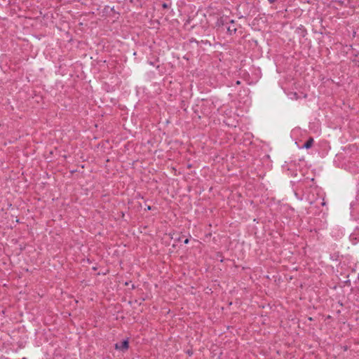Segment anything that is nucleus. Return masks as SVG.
Returning a JSON list of instances; mask_svg holds the SVG:
<instances>
[{
  "instance_id": "nucleus-1",
  "label": "nucleus",
  "mask_w": 359,
  "mask_h": 359,
  "mask_svg": "<svg viewBox=\"0 0 359 359\" xmlns=\"http://www.w3.org/2000/svg\"><path fill=\"white\" fill-rule=\"evenodd\" d=\"M129 347V341L128 339H123L120 343H116L115 344V348L116 350H120L121 351H126L128 349Z\"/></svg>"
},
{
  "instance_id": "nucleus-2",
  "label": "nucleus",
  "mask_w": 359,
  "mask_h": 359,
  "mask_svg": "<svg viewBox=\"0 0 359 359\" xmlns=\"http://www.w3.org/2000/svg\"><path fill=\"white\" fill-rule=\"evenodd\" d=\"M314 142V140L313 137H309L306 142L304 144L302 148L309 149L312 147Z\"/></svg>"
},
{
  "instance_id": "nucleus-3",
  "label": "nucleus",
  "mask_w": 359,
  "mask_h": 359,
  "mask_svg": "<svg viewBox=\"0 0 359 359\" xmlns=\"http://www.w3.org/2000/svg\"><path fill=\"white\" fill-rule=\"evenodd\" d=\"M237 31V29L235 27V26L233 25H229V27H227V32L229 35H232L233 34H235Z\"/></svg>"
},
{
  "instance_id": "nucleus-4",
  "label": "nucleus",
  "mask_w": 359,
  "mask_h": 359,
  "mask_svg": "<svg viewBox=\"0 0 359 359\" xmlns=\"http://www.w3.org/2000/svg\"><path fill=\"white\" fill-rule=\"evenodd\" d=\"M217 25H219V26L224 25L223 20L222 18L218 20L217 22Z\"/></svg>"
},
{
  "instance_id": "nucleus-5",
  "label": "nucleus",
  "mask_w": 359,
  "mask_h": 359,
  "mask_svg": "<svg viewBox=\"0 0 359 359\" xmlns=\"http://www.w3.org/2000/svg\"><path fill=\"white\" fill-rule=\"evenodd\" d=\"M189 242V239L188 238H187L185 240H184L183 243L184 244H188Z\"/></svg>"
},
{
  "instance_id": "nucleus-6",
  "label": "nucleus",
  "mask_w": 359,
  "mask_h": 359,
  "mask_svg": "<svg viewBox=\"0 0 359 359\" xmlns=\"http://www.w3.org/2000/svg\"><path fill=\"white\" fill-rule=\"evenodd\" d=\"M187 354H188V355H191L193 354V352H192V351H191V350H188V351H187Z\"/></svg>"
},
{
  "instance_id": "nucleus-7",
  "label": "nucleus",
  "mask_w": 359,
  "mask_h": 359,
  "mask_svg": "<svg viewBox=\"0 0 359 359\" xmlns=\"http://www.w3.org/2000/svg\"><path fill=\"white\" fill-rule=\"evenodd\" d=\"M162 6H163V8H168V5H167V4H166V3H163V4H162Z\"/></svg>"
},
{
  "instance_id": "nucleus-8",
  "label": "nucleus",
  "mask_w": 359,
  "mask_h": 359,
  "mask_svg": "<svg viewBox=\"0 0 359 359\" xmlns=\"http://www.w3.org/2000/svg\"><path fill=\"white\" fill-rule=\"evenodd\" d=\"M271 4H273L276 1V0H268Z\"/></svg>"
},
{
  "instance_id": "nucleus-9",
  "label": "nucleus",
  "mask_w": 359,
  "mask_h": 359,
  "mask_svg": "<svg viewBox=\"0 0 359 359\" xmlns=\"http://www.w3.org/2000/svg\"><path fill=\"white\" fill-rule=\"evenodd\" d=\"M151 209V207L148 205L147 208V210H150Z\"/></svg>"
},
{
  "instance_id": "nucleus-10",
  "label": "nucleus",
  "mask_w": 359,
  "mask_h": 359,
  "mask_svg": "<svg viewBox=\"0 0 359 359\" xmlns=\"http://www.w3.org/2000/svg\"><path fill=\"white\" fill-rule=\"evenodd\" d=\"M240 83H241V81H236V84H237V85H239Z\"/></svg>"
},
{
  "instance_id": "nucleus-11",
  "label": "nucleus",
  "mask_w": 359,
  "mask_h": 359,
  "mask_svg": "<svg viewBox=\"0 0 359 359\" xmlns=\"http://www.w3.org/2000/svg\"><path fill=\"white\" fill-rule=\"evenodd\" d=\"M322 205H325V201H323L322 203H321Z\"/></svg>"
},
{
  "instance_id": "nucleus-12",
  "label": "nucleus",
  "mask_w": 359,
  "mask_h": 359,
  "mask_svg": "<svg viewBox=\"0 0 359 359\" xmlns=\"http://www.w3.org/2000/svg\"><path fill=\"white\" fill-rule=\"evenodd\" d=\"M177 241H181V238L179 237L177 239Z\"/></svg>"
},
{
  "instance_id": "nucleus-13",
  "label": "nucleus",
  "mask_w": 359,
  "mask_h": 359,
  "mask_svg": "<svg viewBox=\"0 0 359 359\" xmlns=\"http://www.w3.org/2000/svg\"><path fill=\"white\" fill-rule=\"evenodd\" d=\"M230 22H231V24H233V23H234V21H233V20H231L230 21Z\"/></svg>"
},
{
  "instance_id": "nucleus-14",
  "label": "nucleus",
  "mask_w": 359,
  "mask_h": 359,
  "mask_svg": "<svg viewBox=\"0 0 359 359\" xmlns=\"http://www.w3.org/2000/svg\"><path fill=\"white\" fill-rule=\"evenodd\" d=\"M132 288H133V289H134V288H135V285H132Z\"/></svg>"
},
{
  "instance_id": "nucleus-15",
  "label": "nucleus",
  "mask_w": 359,
  "mask_h": 359,
  "mask_svg": "<svg viewBox=\"0 0 359 359\" xmlns=\"http://www.w3.org/2000/svg\"><path fill=\"white\" fill-rule=\"evenodd\" d=\"M23 359H26L25 358H24Z\"/></svg>"
}]
</instances>
